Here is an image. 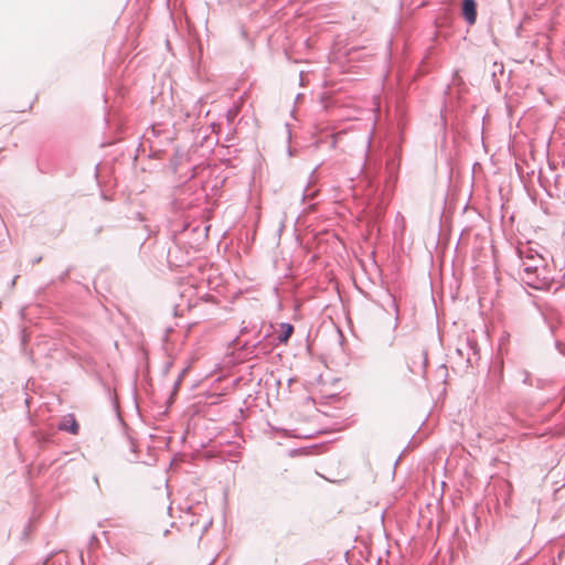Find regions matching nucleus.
I'll return each mask as SVG.
<instances>
[{
  "mask_svg": "<svg viewBox=\"0 0 565 565\" xmlns=\"http://www.w3.org/2000/svg\"><path fill=\"white\" fill-rule=\"evenodd\" d=\"M519 255L521 259V267L526 274L535 273L543 263L541 255L532 252L529 247L520 248Z\"/></svg>",
  "mask_w": 565,
  "mask_h": 565,
  "instance_id": "f257e3e1",
  "label": "nucleus"
},
{
  "mask_svg": "<svg viewBox=\"0 0 565 565\" xmlns=\"http://www.w3.org/2000/svg\"><path fill=\"white\" fill-rule=\"evenodd\" d=\"M281 334L279 335L280 342L286 343L294 332V327L290 323H282L280 326Z\"/></svg>",
  "mask_w": 565,
  "mask_h": 565,
  "instance_id": "7ed1b4c3",
  "label": "nucleus"
},
{
  "mask_svg": "<svg viewBox=\"0 0 565 565\" xmlns=\"http://www.w3.org/2000/svg\"><path fill=\"white\" fill-rule=\"evenodd\" d=\"M71 431H72L73 434H77V431H78V425H77L76 423H73V425H72V427H71Z\"/></svg>",
  "mask_w": 565,
  "mask_h": 565,
  "instance_id": "39448f33",
  "label": "nucleus"
},
{
  "mask_svg": "<svg viewBox=\"0 0 565 565\" xmlns=\"http://www.w3.org/2000/svg\"><path fill=\"white\" fill-rule=\"evenodd\" d=\"M462 15L469 24H473L477 20V4L475 0H463Z\"/></svg>",
  "mask_w": 565,
  "mask_h": 565,
  "instance_id": "f03ea898",
  "label": "nucleus"
},
{
  "mask_svg": "<svg viewBox=\"0 0 565 565\" xmlns=\"http://www.w3.org/2000/svg\"><path fill=\"white\" fill-rule=\"evenodd\" d=\"M407 371H409L413 374L416 373V371L414 369H411L408 365H406L405 367H401V370H399L401 381H403V382L411 381V377L408 376Z\"/></svg>",
  "mask_w": 565,
  "mask_h": 565,
  "instance_id": "20e7f679",
  "label": "nucleus"
}]
</instances>
